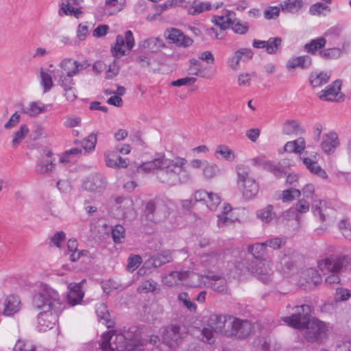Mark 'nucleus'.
<instances>
[{
    "mask_svg": "<svg viewBox=\"0 0 351 351\" xmlns=\"http://www.w3.org/2000/svg\"><path fill=\"white\" fill-rule=\"evenodd\" d=\"M106 165L111 168H126L128 162L125 159L117 155L116 151H108L104 154Z\"/></svg>",
    "mask_w": 351,
    "mask_h": 351,
    "instance_id": "nucleus-26",
    "label": "nucleus"
},
{
    "mask_svg": "<svg viewBox=\"0 0 351 351\" xmlns=\"http://www.w3.org/2000/svg\"><path fill=\"white\" fill-rule=\"evenodd\" d=\"M219 171L218 167L206 160L202 169V174L206 179H211L216 176Z\"/></svg>",
    "mask_w": 351,
    "mask_h": 351,
    "instance_id": "nucleus-52",
    "label": "nucleus"
},
{
    "mask_svg": "<svg viewBox=\"0 0 351 351\" xmlns=\"http://www.w3.org/2000/svg\"><path fill=\"white\" fill-rule=\"evenodd\" d=\"M14 351H48L34 345L31 341L19 339L14 347Z\"/></svg>",
    "mask_w": 351,
    "mask_h": 351,
    "instance_id": "nucleus-41",
    "label": "nucleus"
},
{
    "mask_svg": "<svg viewBox=\"0 0 351 351\" xmlns=\"http://www.w3.org/2000/svg\"><path fill=\"white\" fill-rule=\"evenodd\" d=\"M256 216L264 223H270L276 217V213L273 211V206L270 204L258 210Z\"/></svg>",
    "mask_w": 351,
    "mask_h": 351,
    "instance_id": "nucleus-43",
    "label": "nucleus"
},
{
    "mask_svg": "<svg viewBox=\"0 0 351 351\" xmlns=\"http://www.w3.org/2000/svg\"><path fill=\"white\" fill-rule=\"evenodd\" d=\"M266 51L269 54H275L278 52L279 47L282 45V39L280 37L269 38L266 41Z\"/></svg>",
    "mask_w": 351,
    "mask_h": 351,
    "instance_id": "nucleus-50",
    "label": "nucleus"
},
{
    "mask_svg": "<svg viewBox=\"0 0 351 351\" xmlns=\"http://www.w3.org/2000/svg\"><path fill=\"white\" fill-rule=\"evenodd\" d=\"M186 275V271H173L163 275L162 277V282L165 285L168 287L177 285L180 282H183L184 284Z\"/></svg>",
    "mask_w": 351,
    "mask_h": 351,
    "instance_id": "nucleus-28",
    "label": "nucleus"
},
{
    "mask_svg": "<svg viewBox=\"0 0 351 351\" xmlns=\"http://www.w3.org/2000/svg\"><path fill=\"white\" fill-rule=\"evenodd\" d=\"M69 291L67 294V302L71 306H75L82 301L84 293L82 290L80 283L73 284L69 285Z\"/></svg>",
    "mask_w": 351,
    "mask_h": 351,
    "instance_id": "nucleus-29",
    "label": "nucleus"
},
{
    "mask_svg": "<svg viewBox=\"0 0 351 351\" xmlns=\"http://www.w3.org/2000/svg\"><path fill=\"white\" fill-rule=\"evenodd\" d=\"M173 256L170 251L166 250L156 254L145 261L144 266L146 268H157L162 265L169 263L172 261Z\"/></svg>",
    "mask_w": 351,
    "mask_h": 351,
    "instance_id": "nucleus-18",
    "label": "nucleus"
},
{
    "mask_svg": "<svg viewBox=\"0 0 351 351\" xmlns=\"http://www.w3.org/2000/svg\"><path fill=\"white\" fill-rule=\"evenodd\" d=\"M131 337L129 332L116 334L113 331H108L101 336L100 348L102 351H144L141 348L143 343H137L136 339L128 342Z\"/></svg>",
    "mask_w": 351,
    "mask_h": 351,
    "instance_id": "nucleus-4",
    "label": "nucleus"
},
{
    "mask_svg": "<svg viewBox=\"0 0 351 351\" xmlns=\"http://www.w3.org/2000/svg\"><path fill=\"white\" fill-rule=\"evenodd\" d=\"M264 169L271 172L276 178H281L285 173L283 168L280 165L271 160H268Z\"/></svg>",
    "mask_w": 351,
    "mask_h": 351,
    "instance_id": "nucleus-51",
    "label": "nucleus"
},
{
    "mask_svg": "<svg viewBox=\"0 0 351 351\" xmlns=\"http://www.w3.org/2000/svg\"><path fill=\"white\" fill-rule=\"evenodd\" d=\"M248 269L264 283L271 280L273 274L271 263L266 259L253 260Z\"/></svg>",
    "mask_w": 351,
    "mask_h": 351,
    "instance_id": "nucleus-8",
    "label": "nucleus"
},
{
    "mask_svg": "<svg viewBox=\"0 0 351 351\" xmlns=\"http://www.w3.org/2000/svg\"><path fill=\"white\" fill-rule=\"evenodd\" d=\"M276 269L284 276L289 277L296 272L297 266L291 256L284 254L279 258Z\"/></svg>",
    "mask_w": 351,
    "mask_h": 351,
    "instance_id": "nucleus-16",
    "label": "nucleus"
},
{
    "mask_svg": "<svg viewBox=\"0 0 351 351\" xmlns=\"http://www.w3.org/2000/svg\"><path fill=\"white\" fill-rule=\"evenodd\" d=\"M229 324L230 330L228 331V335L233 336L239 339L247 337L252 331V324L246 319H240L234 317H229Z\"/></svg>",
    "mask_w": 351,
    "mask_h": 351,
    "instance_id": "nucleus-10",
    "label": "nucleus"
},
{
    "mask_svg": "<svg viewBox=\"0 0 351 351\" xmlns=\"http://www.w3.org/2000/svg\"><path fill=\"white\" fill-rule=\"evenodd\" d=\"M202 64L199 60L192 59L190 60V65L188 69V73L192 75H200L202 77H205L204 75L202 74Z\"/></svg>",
    "mask_w": 351,
    "mask_h": 351,
    "instance_id": "nucleus-61",
    "label": "nucleus"
},
{
    "mask_svg": "<svg viewBox=\"0 0 351 351\" xmlns=\"http://www.w3.org/2000/svg\"><path fill=\"white\" fill-rule=\"evenodd\" d=\"M255 76V72L241 73L237 77V84L241 87H248L251 85L252 79Z\"/></svg>",
    "mask_w": 351,
    "mask_h": 351,
    "instance_id": "nucleus-57",
    "label": "nucleus"
},
{
    "mask_svg": "<svg viewBox=\"0 0 351 351\" xmlns=\"http://www.w3.org/2000/svg\"><path fill=\"white\" fill-rule=\"evenodd\" d=\"M326 43L324 37H319L312 40L309 43L304 45L305 50L311 53H315L318 49L323 48Z\"/></svg>",
    "mask_w": 351,
    "mask_h": 351,
    "instance_id": "nucleus-46",
    "label": "nucleus"
},
{
    "mask_svg": "<svg viewBox=\"0 0 351 351\" xmlns=\"http://www.w3.org/2000/svg\"><path fill=\"white\" fill-rule=\"evenodd\" d=\"M311 64V58L308 56H302L290 58L287 62L288 69H294L297 67L306 69Z\"/></svg>",
    "mask_w": 351,
    "mask_h": 351,
    "instance_id": "nucleus-36",
    "label": "nucleus"
},
{
    "mask_svg": "<svg viewBox=\"0 0 351 351\" xmlns=\"http://www.w3.org/2000/svg\"><path fill=\"white\" fill-rule=\"evenodd\" d=\"M68 254H70V259L71 261H77L80 256L87 254V251H78L77 242L75 239H69L67 242Z\"/></svg>",
    "mask_w": 351,
    "mask_h": 351,
    "instance_id": "nucleus-42",
    "label": "nucleus"
},
{
    "mask_svg": "<svg viewBox=\"0 0 351 351\" xmlns=\"http://www.w3.org/2000/svg\"><path fill=\"white\" fill-rule=\"evenodd\" d=\"M253 57V52L250 49L243 48L238 49L231 54L227 60L228 66L234 71L240 69L241 62H247Z\"/></svg>",
    "mask_w": 351,
    "mask_h": 351,
    "instance_id": "nucleus-14",
    "label": "nucleus"
},
{
    "mask_svg": "<svg viewBox=\"0 0 351 351\" xmlns=\"http://www.w3.org/2000/svg\"><path fill=\"white\" fill-rule=\"evenodd\" d=\"M33 306L40 311L38 315V327L40 331L51 329L65 308L58 292L47 285L40 286L32 300Z\"/></svg>",
    "mask_w": 351,
    "mask_h": 351,
    "instance_id": "nucleus-1",
    "label": "nucleus"
},
{
    "mask_svg": "<svg viewBox=\"0 0 351 351\" xmlns=\"http://www.w3.org/2000/svg\"><path fill=\"white\" fill-rule=\"evenodd\" d=\"M164 47L162 40L152 37L143 40L139 44V47L146 50L148 52L155 53L160 50Z\"/></svg>",
    "mask_w": 351,
    "mask_h": 351,
    "instance_id": "nucleus-32",
    "label": "nucleus"
},
{
    "mask_svg": "<svg viewBox=\"0 0 351 351\" xmlns=\"http://www.w3.org/2000/svg\"><path fill=\"white\" fill-rule=\"evenodd\" d=\"M82 12L80 8H74L73 5L66 1L62 2L59 11L60 15L74 16L75 18L79 19L82 16Z\"/></svg>",
    "mask_w": 351,
    "mask_h": 351,
    "instance_id": "nucleus-44",
    "label": "nucleus"
},
{
    "mask_svg": "<svg viewBox=\"0 0 351 351\" xmlns=\"http://www.w3.org/2000/svg\"><path fill=\"white\" fill-rule=\"evenodd\" d=\"M302 6V0H287L280 4L283 12L295 13L297 12Z\"/></svg>",
    "mask_w": 351,
    "mask_h": 351,
    "instance_id": "nucleus-47",
    "label": "nucleus"
},
{
    "mask_svg": "<svg viewBox=\"0 0 351 351\" xmlns=\"http://www.w3.org/2000/svg\"><path fill=\"white\" fill-rule=\"evenodd\" d=\"M235 21V13L228 10H223L221 15L214 16L212 19L213 23L220 27V32L232 26Z\"/></svg>",
    "mask_w": 351,
    "mask_h": 351,
    "instance_id": "nucleus-20",
    "label": "nucleus"
},
{
    "mask_svg": "<svg viewBox=\"0 0 351 351\" xmlns=\"http://www.w3.org/2000/svg\"><path fill=\"white\" fill-rule=\"evenodd\" d=\"M112 237L114 243H121L125 239V228L121 225H116L112 229Z\"/></svg>",
    "mask_w": 351,
    "mask_h": 351,
    "instance_id": "nucleus-58",
    "label": "nucleus"
},
{
    "mask_svg": "<svg viewBox=\"0 0 351 351\" xmlns=\"http://www.w3.org/2000/svg\"><path fill=\"white\" fill-rule=\"evenodd\" d=\"M237 183L243 197L247 199L254 198L258 192V184L250 175V168L244 165H238L236 167Z\"/></svg>",
    "mask_w": 351,
    "mask_h": 351,
    "instance_id": "nucleus-5",
    "label": "nucleus"
},
{
    "mask_svg": "<svg viewBox=\"0 0 351 351\" xmlns=\"http://www.w3.org/2000/svg\"><path fill=\"white\" fill-rule=\"evenodd\" d=\"M106 186V179L99 173H93L88 176L82 184L84 189L94 193H101L105 189Z\"/></svg>",
    "mask_w": 351,
    "mask_h": 351,
    "instance_id": "nucleus-15",
    "label": "nucleus"
},
{
    "mask_svg": "<svg viewBox=\"0 0 351 351\" xmlns=\"http://www.w3.org/2000/svg\"><path fill=\"white\" fill-rule=\"evenodd\" d=\"M96 314L99 321H104L108 328L110 327L109 320V313L107 309V306L104 303H99L96 305Z\"/></svg>",
    "mask_w": 351,
    "mask_h": 351,
    "instance_id": "nucleus-48",
    "label": "nucleus"
},
{
    "mask_svg": "<svg viewBox=\"0 0 351 351\" xmlns=\"http://www.w3.org/2000/svg\"><path fill=\"white\" fill-rule=\"evenodd\" d=\"M82 154V149L77 147L71 148L66 151L60 158L62 162H71Z\"/></svg>",
    "mask_w": 351,
    "mask_h": 351,
    "instance_id": "nucleus-55",
    "label": "nucleus"
},
{
    "mask_svg": "<svg viewBox=\"0 0 351 351\" xmlns=\"http://www.w3.org/2000/svg\"><path fill=\"white\" fill-rule=\"evenodd\" d=\"M117 208L121 211V217L125 218L133 211V202L130 199L118 197L115 199Z\"/></svg>",
    "mask_w": 351,
    "mask_h": 351,
    "instance_id": "nucleus-38",
    "label": "nucleus"
},
{
    "mask_svg": "<svg viewBox=\"0 0 351 351\" xmlns=\"http://www.w3.org/2000/svg\"><path fill=\"white\" fill-rule=\"evenodd\" d=\"M51 75H53V79L57 82L58 85L62 88L75 86L73 76L65 74L60 71V69H56L53 70L51 71Z\"/></svg>",
    "mask_w": 351,
    "mask_h": 351,
    "instance_id": "nucleus-31",
    "label": "nucleus"
},
{
    "mask_svg": "<svg viewBox=\"0 0 351 351\" xmlns=\"http://www.w3.org/2000/svg\"><path fill=\"white\" fill-rule=\"evenodd\" d=\"M185 158L176 156L173 159L161 156L145 162L139 167L144 171L158 170L157 178L162 183L170 186L186 184L191 181V176L186 170Z\"/></svg>",
    "mask_w": 351,
    "mask_h": 351,
    "instance_id": "nucleus-2",
    "label": "nucleus"
},
{
    "mask_svg": "<svg viewBox=\"0 0 351 351\" xmlns=\"http://www.w3.org/2000/svg\"><path fill=\"white\" fill-rule=\"evenodd\" d=\"M167 38L172 43L178 47H187L191 46L193 41L187 36H185L180 30L172 28L167 32Z\"/></svg>",
    "mask_w": 351,
    "mask_h": 351,
    "instance_id": "nucleus-22",
    "label": "nucleus"
},
{
    "mask_svg": "<svg viewBox=\"0 0 351 351\" xmlns=\"http://www.w3.org/2000/svg\"><path fill=\"white\" fill-rule=\"evenodd\" d=\"M186 272L187 275L186 276V280H184V284L186 285L191 287H201L202 285H204L205 286L206 285L207 280H206V276L207 274L202 276L192 271Z\"/></svg>",
    "mask_w": 351,
    "mask_h": 351,
    "instance_id": "nucleus-34",
    "label": "nucleus"
},
{
    "mask_svg": "<svg viewBox=\"0 0 351 351\" xmlns=\"http://www.w3.org/2000/svg\"><path fill=\"white\" fill-rule=\"evenodd\" d=\"M330 76L324 72L312 73L309 77V81L313 87H319L325 84L329 80Z\"/></svg>",
    "mask_w": 351,
    "mask_h": 351,
    "instance_id": "nucleus-45",
    "label": "nucleus"
},
{
    "mask_svg": "<svg viewBox=\"0 0 351 351\" xmlns=\"http://www.w3.org/2000/svg\"><path fill=\"white\" fill-rule=\"evenodd\" d=\"M47 111V106L40 101H30L22 108V112L30 117H36Z\"/></svg>",
    "mask_w": 351,
    "mask_h": 351,
    "instance_id": "nucleus-27",
    "label": "nucleus"
},
{
    "mask_svg": "<svg viewBox=\"0 0 351 351\" xmlns=\"http://www.w3.org/2000/svg\"><path fill=\"white\" fill-rule=\"evenodd\" d=\"M265 243H258L248 247V252L254 256V260L260 258L265 254Z\"/></svg>",
    "mask_w": 351,
    "mask_h": 351,
    "instance_id": "nucleus-56",
    "label": "nucleus"
},
{
    "mask_svg": "<svg viewBox=\"0 0 351 351\" xmlns=\"http://www.w3.org/2000/svg\"><path fill=\"white\" fill-rule=\"evenodd\" d=\"M29 129L26 124H21L16 132L12 134V147L14 148L17 147L25 137L28 135Z\"/></svg>",
    "mask_w": 351,
    "mask_h": 351,
    "instance_id": "nucleus-40",
    "label": "nucleus"
},
{
    "mask_svg": "<svg viewBox=\"0 0 351 351\" xmlns=\"http://www.w3.org/2000/svg\"><path fill=\"white\" fill-rule=\"evenodd\" d=\"M156 282L152 280H147L143 281L137 288L138 293H149L152 292L156 289Z\"/></svg>",
    "mask_w": 351,
    "mask_h": 351,
    "instance_id": "nucleus-62",
    "label": "nucleus"
},
{
    "mask_svg": "<svg viewBox=\"0 0 351 351\" xmlns=\"http://www.w3.org/2000/svg\"><path fill=\"white\" fill-rule=\"evenodd\" d=\"M200 261L206 267H213L217 264L219 258L216 254L213 253L201 256Z\"/></svg>",
    "mask_w": 351,
    "mask_h": 351,
    "instance_id": "nucleus-64",
    "label": "nucleus"
},
{
    "mask_svg": "<svg viewBox=\"0 0 351 351\" xmlns=\"http://www.w3.org/2000/svg\"><path fill=\"white\" fill-rule=\"evenodd\" d=\"M301 194V192L298 189H289L284 190L282 192L281 199L284 202H291L295 197H298Z\"/></svg>",
    "mask_w": 351,
    "mask_h": 351,
    "instance_id": "nucleus-63",
    "label": "nucleus"
},
{
    "mask_svg": "<svg viewBox=\"0 0 351 351\" xmlns=\"http://www.w3.org/2000/svg\"><path fill=\"white\" fill-rule=\"evenodd\" d=\"M186 332L178 325H169L162 332L163 343L170 348H176L182 343L186 337Z\"/></svg>",
    "mask_w": 351,
    "mask_h": 351,
    "instance_id": "nucleus-6",
    "label": "nucleus"
},
{
    "mask_svg": "<svg viewBox=\"0 0 351 351\" xmlns=\"http://www.w3.org/2000/svg\"><path fill=\"white\" fill-rule=\"evenodd\" d=\"M206 280H207L206 286L213 291L223 292L226 290V280L221 275L208 271L206 276Z\"/></svg>",
    "mask_w": 351,
    "mask_h": 351,
    "instance_id": "nucleus-21",
    "label": "nucleus"
},
{
    "mask_svg": "<svg viewBox=\"0 0 351 351\" xmlns=\"http://www.w3.org/2000/svg\"><path fill=\"white\" fill-rule=\"evenodd\" d=\"M52 155L53 154L50 150H44V153L41 156L39 162L36 165V171L38 173H47L53 169L54 165Z\"/></svg>",
    "mask_w": 351,
    "mask_h": 351,
    "instance_id": "nucleus-24",
    "label": "nucleus"
},
{
    "mask_svg": "<svg viewBox=\"0 0 351 351\" xmlns=\"http://www.w3.org/2000/svg\"><path fill=\"white\" fill-rule=\"evenodd\" d=\"M222 315H213L209 319V325L215 332H224L228 334V331L225 330L226 326L230 327L229 324V317Z\"/></svg>",
    "mask_w": 351,
    "mask_h": 351,
    "instance_id": "nucleus-25",
    "label": "nucleus"
},
{
    "mask_svg": "<svg viewBox=\"0 0 351 351\" xmlns=\"http://www.w3.org/2000/svg\"><path fill=\"white\" fill-rule=\"evenodd\" d=\"M339 145L338 134L334 131H330L323 135L320 145L324 153L330 154L333 153Z\"/></svg>",
    "mask_w": 351,
    "mask_h": 351,
    "instance_id": "nucleus-19",
    "label": "nucleus"
},
{
    "mask_svg": "<svg viewBox=\"0 0 351 351\" xmlns=\"http://www.w3.org/2000/svg\"><path fill=\"white\" fill-rule=\"evenodd\" d=\"M330 12L331 9L329 6L320 2L313 4L309 9L311 14L317 16H326Z\"/></svg>",
    "mask_w": 351,
    "mask_h": 351,
    "instance_id": "nucleus-49",
    "label": "nucleus"
},
{
    "mask_svg": "<svg viewBox=\"0 0 351 351\" xmlns=\"http://www.w3.org/2000/svg\"><path fill=\"white\" fill-rule=\"evenodd\" d=\"M306 141L304 138L299 137L295 140L288 141L284 146V151L289 153H295L301 156L306 152Z\"/></svg>",
    "mask_w": 351,
    "mask_h": 351,
    "instance_id": "nucleus-30",
    "label": "nucleus"
},
{
    "mask_svg": "<svg viewBox=\"0 0 351 351\" xmlns=\"http://www.w3.org/2000/svg\"><path fill=\"white\" fill-rule=\"evenodd\" d=\"M178 299L179 302H182V304L190 311L195 312L196 311V305L190 300L188 293L185 292L180 293L178 294Z\"/></svg>",
    "mask_w": 351,
    "mask_h": 351,
    "instance_id": "nucleus-60",
    "label": "nucleus"
},
{
    "mask_svg": "<svg viewBox=\"0 0 351 351\" xmlns=\"http://www.w3.org/2000/svg\"><path fill=\"white\" fill-rule=\"evenodd\" d=\"M304 132V128L298 123V121L294 120L287 121L282 127V132L287 135L298 136L303 134Z\"/></svg>",
    "mask_w": 351,
    "mask_h": 351,
    "instance_id": "nucleus-39",
    "label": "nucleus"
},
{
    "mask_svg": "<svg viewBox=\"0 0 351 351\" xmlns=\"http://www.w3.org/2000/svg\"><path fill=\"white\" fill-rule=\"evenodd\" d=\"M299 160L302 162V164L311 173L324 180L328 178L327 173L317 162L316 154L313 153L308 155V152H306L303 155L299 156Z\"/></svg>",
    "mask_w": 351,
    "mask_h": 351,
    "instance_id": "nucleus-11",
    "label": "nucleus"
},
{
    "mask_svg": "<svg viewBox=\"0 0 351 351\" xmlns=\"http://www.w3.org/2000/svg\"><path fill=\"white\" fill-rule=\"evenodd\" d=\"M143 259L140 255L130 254L128 258L127 269L130 272L134 271L142 263Z\"/></svg>",
    "mask_w": 351,
    "mask_h": 351,
    "instance_id": "nucleus-59",
    "label": "nucleus"
},
{
    "mask_svg": "<svg viewBox=\"0 0 351 351\" xmlns=\"http://www.w3.org/2000/svg\"><path fill=\"white\" fill-rule=\"evenodd\" d=\"M341 54V49L337 47L325 49L319 51V56L325 59H337L339 58Z\"/></svg>",
    "mask_w": 351,
    "mask_h": 351,
    "instance_id": "nucleus-53",
    "label": "nucleus"
},
{
    "mask_svg": "<svg viewBox=\"0 0 351 351\" xmlns=\"http://www.w3.org/2000/svg\"><path fill=\"white\" fill-rule=\"evenodd\" d=\"M80 143L85 152H93L97 143V136L95 134H91L83 139Z\"/></svg>",
    "mask_w": 351,
    "mask_h": 351,
    "instance_id": "nucleus-54",
    "label": "nucleus"
},
{
    "mask_svg": "<svg viewBox=\"0 0 351 351\" xmlns=\"http://www.w3.org/2000/svg\"><path fill=\"white\" fill-rule=\"evenodd\" d=\"M341 82L335 80L331 84L328 85L325 89L318 93L320 99L326 101L340 102L343 100L344 95L340 91Z\"/></svg>",
    "mask_w": 351,
    "mask_h": 351,
    "instance_id": "nucleus-12",
    "label": "nucleus"
},
{
    "mask_svg": "<svg viewBox=\"0 0 351 351\" xmlns=\"http://www.w3.org/2000/svg\"><path fill=\"white\" fill-rule=\"evenodd\" d=\"M301 278H302L306 283L309 286H316L322 282L321 276L318 271L313 268H307L304 269L301 274Z\"/></svg>",
    "mask_w": 351,
    "mask_h": 351,
    "instance_id": "nucleus-35",
    "label": "nucleus"
},
{
    "mask_svg": "<svg viewBox=\"0 0 351 351\" xmlns=\"http://www.w3.org/2000/svg\"><path fill=\"white\" fill-rule=\"evenodd\" d=\"M20 303L18 296L14 295L8 296L4 302L3 314L5 315L14 314L19 311Z\"/></svg>",
    "mask_w": 351,
    "mask_h": 351,
    "instance_id": "nucleus-33",
    "label": "nucleus"
},
{
    "mask_svg": "<svg viewBox=\"0 0 351 351\" xmlns=\"http://www.w3.org/2000/svg\"><path fill=\"white\" fill-rule=\"evenodd\" d=\"M219 156L221 158L228 162H233L237 157L235 152L231 149L228 145L224 144H221L217 146L215 156L219 158Z\"/></svg>",
    "mask_w": 351,
    "mask_h": 351,
    "instance_id": "nucleus-37",
    "label": "nucleus"
},
{
    "mask_svg": "<svg viewBox=\"0 0 351 351\" xmlns=\"http://www.w3.org/2000/svg\"><path fill=\"white\" fill-rule=\"evenodd\" d=\"M238 218L234 215L231 206L228 204H224L221 213L217 215V226L219 228H223L231 225Z\"/></svg>",
    "mask_w": 351,
    "mask_h": 351,
    "instance_id": "nucleus-23",
    "label": "nucleus"
},
{
    "mask_svg": "<svg viewBox=\"0 0 351 351\" xmlns=\"http://www.w3.org/2000/svg\"><path fill=\"white\" fill-rule=\"evenodd\" d=\"M59 67L60 71L73 77L84 69L81 62L71 58H63L59 63Z\"/></svg>",
    "mask_w": 351,
    "mask_h": 351,
    "instance_id": "nucleus-17",
    "label": "nucleus"
},
{
    "mask_svg": "<svg viewBox=\"0 0 351 351\" xmlns=\"http://www.w3.org/2000/svg\"><path fill=\"white\" fill-rule=\"evenodd\" d=\"M295 313L283 320L289 326L297 329H306L304 338L311 343H322L328 337V325L316 318L310 319L311 308L308 305L295 307Z\"/></svg>",
    "mask_w": 351,
    "mask_h": 351,
    "instance_id": "nucleus-3",
    "label": "nucleus"
},
{
    "mask_svg": "<svg viewBox=\"0 0 351 351\" xmlns=\"http://www.w3.org/2000/svg\"><path fill=\"white\" fill-rule=\"evenodd\" d=\"M134 38L130 30L125 32V35H118L116 38V43L112 47V53L117 58L123 56L127 51H130L134 46Z\"/></svg>",
    "mask_w": 351,
    "mask_h": 351,
    "instance_id": "nucleus-7",
    "label": "nucleus"
},
{
    "mask_svg": "<svg viewBox=\"0 0 351 351\" xmlns=\"http://www.w3.org/2000/svg\"><path fill=\"white\" fill-rule=\"evenodd\" d=\"M193 197L195 202H203L211 211H215L221 204V197L217 193L205 190L196 191Z\"/></svg>",
    "mask_w": 351,
    "mask_h": 351,
    "instance_id": "nucleus-13",
    "label": "nucleus"
},
{
    "mask_svg": "<svg viewBox=\"0 0 351 351\" xmlns=\"http://www.w3.org/2000/svg\"><path fill=\"white\" fill-rule=\"evenodd\" d=\"M348 263L347 256L326 258L318 261L317 267L323 273H340Z\"/></svg>",
    "mask_w": 351,
    "mask_h": 351,
    "instance_id": "nucleus-9",
    "label": "nucleus"
}]
</instances>
